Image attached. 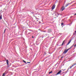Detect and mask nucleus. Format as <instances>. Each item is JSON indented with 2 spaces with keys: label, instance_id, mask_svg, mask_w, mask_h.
Masks as SVG:
<instances>
[{
  "label": "nucleus",
  "instance_id": "1",
  "mask_svg": "<svg viewBox=\"0 0 76 76\" xmlns=\"http://www.w3.org/2000/svg\"><path fill=\"white\" fill-rule=\"evenodd\" d=\"M71 48H72V47H71L69 48L68 49L66 50H65L64 51V52H63V53L64 54H66V53L67 52V51H68V50H70V49H71Z\"/></svg>",
  "mask_w": 76,
  "mask_h": 76
},
{
  "label": "nucleus",
  "instance_id": "2",
  "mask_svg": "<svg viewBox=\"0 0 76 76\" xmlns=\"http://www.w3.org/2000/svg\"><path fill=\"white\" fill-rule=\"evenodd\" d=\"M75 65H76V63H73L72 66H70L69 67V69H72V67H73V66H75Z\"/></svg>",
  "mask_w": 76,
  "mask_h": 76
},
{
  "label": "nucleus",
  "instance_id": "3",
  "mask_svg": "<svg viewBox=\"0 0 76 76\" xmlns=\"http://www.w3.org/2000/svg\"><path fill=\"white\" fill-rule=\"evenodd\" d=\"M64 9H65V7H62L61 9V10L62 12H63V11Z\"/></svg>",
  "mask_w": 76,
  "mask_h": 76
},
{
  "label": "nucleus",
  "instance_id": "4",
  "mask_svg": "<svg viewBox=\"0 0 76 76\" xmlns=\"http://www.w3.org/2000/svg\"><path fill=\"white\" fill-rule=\"evenodd\" d=\"M55 7H56V5H54L52 7V10H53V9H54V8H55Z\"/></svg>",
  "mask_w": 76,
  "mask_h": 76
},
{
  "label": "nucleus",
  "instance_id": "5",
  "mask_svg": "<svg viewBox=\"0 0 76 76\" xmlns=\"http://www.w3.org/2000/svg\"><path fill=\"white\" fill-rule=\"evenodd\" d=\"M71 41H72V40H70L68 43L66 44V45H68L71 42Z\"/></svg>",
  "mask_w": 76,
  "mask_h": 76
},
{
  "label": "nucleus",
  "instance_id": "6",
  "mask_svg": "<svg viewBox=\"0 0 76 76\" xmlns=\"http://www.w3.org/2000/svg\"><path fill=\"white\" fill-rule=\"evenodd\" d=\"M61 72V70H60L56 74V75H59V74H60V73Z\"/></svg>",
  "mask_w": 76,
  "mask_h": 76
},
{
  "label": "nucleus",
  "instance_id": "7",
  "mask_svg": "<svg viewBox=\"0 0 76 76\" xmlns=\"http://www.w3.org/2000/svg\"><path fill=\"white\" fill-rule=\"evenodd\" d=\"M7 64V65H9V61H8V60H7L6 61Z\"/></svg>",
  "mask_w": 76,
  "mask_h": 76
},
{
  "label": "nucleus",
  "instance_id": "8",
  "mask_svg": "<svg viewBox=\"0 0 76 76\" xmlns=\"http://www.w3.org/2000/svg\"><path fill=\"white\" fill-rule=\"evenodd\" d=\"M65 42V40H64L63 41V43H62V44L61 45L62 46V45H64V44Z\"/></svg>",
  "mask_w": 76,
  "mask_h": 76
},
{
  "label": "nucleus",
  "instance_id": "9",
  "mask_svg": "<svg viewBox=\"0 0 76 76\" xmlns=\"http://www.w3.org/2000/svg\"><path fill=\"white\" fill-rule=\"evenodd\" d=\"M48 31L49 32H51V29H48Z\"/></svg>",
  "mask_w": 76,
  "mask_h": 76
},
{
  "label": "nucleus",
  "instance_id": "10",
  "mask_svg": "<svg viewBox=\"0 0 76 76\" xmlns=\"http://www.w3.org/2000/svg\"><path fill=\"white\" fill-rule=\"evenodd\" d=\"M5 73H4L2 75V76H5Z\"/></svg>",
  "mask_w": 76,
  "mask_h": 76
},
{
  "label": "nucleus",
  "instance_id": "11",
  "mask_svg": "<svg viewBox=\"0 0 76 76\" xmlns=\"http://www.w3.org/2000/svg\"><path fill=\"white\" fill-rule=\"evenodd\" d=\"M23 62H24V63H26V61H25L23 60Z\"/></svg>",
  "mask_w": 76,
  "mask_h": 76
},
{
  "label": "nucleus",
  "instance_id": "12",
  "mask_svg": "<svg viewBox=\"0 0 76 76\" xmlns=\"http://www.w3.org/2000/svg\"><path fill=\"white\" fill-rule=\"evenodd\" d=\"M53 72H52V71L50 72H49V74H50V73H52Z\"/></svg>",
  "mask_w": 76,
  "mask_h": 76
},
{
  "label": "nucleus",
  "instance_id": "13",
  "mask_svg": "<svg viewBox=\"0 0 76 76\" xmlns=\"http://www.w3.org/2000/svg\"><path fill=\"white\" fill-rule=\"evenodd\" d=\"M69 4H66V7H67V6H68Z\"/></svg>",
  "mask_w": 76,
  "mask_h": 76
},
{
  "label": "nucleus",
  "instance_id": "14",
  "mask_svg": "<svg viewBox=\"0 0 76 76\" xmlns=\"http://www.w3.org/2000/svg\"><path fill=\"white\" fill-rule=\"evenodd\" d=\"M5 31H6V29H5L4 30V32H5Z\"/></svg>",
  "mask_w": 76,
  "mask_h": 76
},
{
  "label": "nucleus",
  "instance_id": "15",
  "mask_svg": "<svg viewBox=\"0 0 76 76\" xmlns=\"http://www.w3.org/2000/svg\"><path fill=\"white\" fill-rule=\"evenodd\" d=\"M27 63H31V62H27Z\"/></svg>",
  "mask_w": 76,
  "mask_h": 76
},
{
  "label": "nucleus",
  "instance_id": "16",
  "mask_svg": "<svg viewBox=\"0 0 76 76\" xmlns=\"http://www.w3.org/2000/svg\"><path fill=\"white\" fill-rule=\"evenodd\" d=\"M76 47V44H75V45H74V47Z\"/></svg>",
  "mask_w": 76,
  "mask_h": 76
},
{
  "label": "nucleus",
  "instance_id": "17",
  "mask_svg": "<svg viewBox=\"0 0 76 76\" xmlns=\"http://www.w3.org/2000/svg\"><path fill=\"white\" fill-rule=\"evenodd\" d=\"M63 25V23H61V25Z\"/></svg>",
  "mask_w": 76,
  "mask_h": 76
},
{
  "label": "nucleus",
  "instance_id": "18",
  "mask_svg": "<svg viewBox=\"0 0 76 76\" xmlns=\"http://www.w3.org/2000/svg\"><path fill=\"white\" fill-rule=\"evenodd\" d=\"M61 58H63V56L61 57Z\"/></svg>",
  "mask_w": 76,
  "mask_h": 76
},
{
  "label": "nucleus",
  "instance_id": "19",
  "mask_svg": "<svg viewBox=\"0 0 76 76\" xmlns=\"http://www.w3.org/2000/svg\"><path fill=\"white\" fill-rule=\"evenodd\" d=\"M43 32H45L46 31H44Z\"/></svg>",
  "mask_w": 76,
  "mask_h": 76
},
{
  "label": "nucleus",
  "instance_id": "20",
  "mask_svg": "<svg viewBox=\"0 0 76 76\" xmlns=\"http://www.w3.org/2000/svg\"><path fill=\"white\" fill-rule=\"evenodd\" d=\"M75 32L76 33V31H75Z\"/></svg>",
  "mask_w": 76,
  "mask_h": 76
},
{
  "label": "nucleus",
  "instance_id": "21",
  "mask_svg": "<svg viewBox=\"0 0 76 76\" xmlns=\"http://www.w3.org/2000/svg\"><path fill=\"white\" fill-rule=\"evenodd\" d=\"M74 15H76V14H75Z\"/></svg>",
  "mask_w": 76,
  "mask_h": 76
},
{
  "label": "nucleus",
  "instance_id": "22",
  "mask_svg": "<svg viewBox=\"0 0 76 76\" xmlns=\"http://www.w3.org/2000/svg\"><path fill=\"white\" fill-rule=\"evenodd\" d=\"M32 38H34V37L32 36Z\"/></svg>",
  "mask_w": 76,
  "mask_h": 76
},
{
  "label": "nucleus",
  "instance_id": "23",
  "mask_svg": "<svg viewBox=\"0 0 76 76\" xmlns=\"http://www.w3.org/2000/svg\"><path fill=\"white\" fill-rule=\"evenodd\" d=\"M75 4H76V3H75Z\"/></svg>",
  "mask_w": 76,
  "mask_h": 76
},
{
  "label": "nucleus",
  "instance_id": "24",
  "mask_svg": "<svg viewBox=\"0 0 76 76\" xmlns=\"http://www.w3.org/2000/svg\"><path fill=\"white\" fill-rule=\"evenodd\" d=\"M38 21V20H37V21Z\"/></svg>",
  "mask_w": 76,
  "mask_h": 76
}]
</instances>
